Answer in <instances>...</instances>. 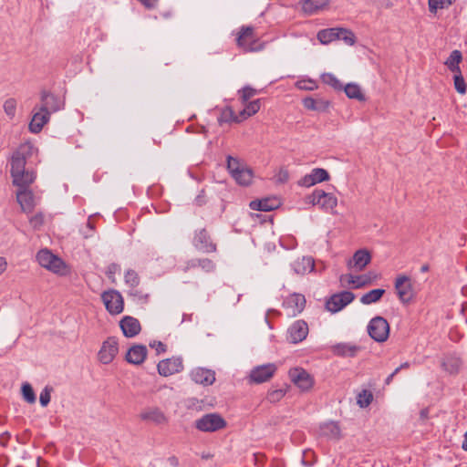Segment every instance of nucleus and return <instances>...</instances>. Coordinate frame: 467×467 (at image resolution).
Listing matches in <instances>:
<instances>
[{
    "instance_id": "20",
    "label": "nucleus",
    "mask_w": 467,
    "mask_h": 467,
    "mask_svg": "<svg viewBox=\"0 0 467 467\" xmlns=\"http://www.w3.org/2000/svg\"><path fill=\"white\" fill-rule=\"evenodd\" d=\"M119 327L126 337L137 336L141 329L140 321L130 316L124 317L119 322Z\"/></svg>"
},
{
    "instance_id": "47",
    "label": "nucleus",
    "mask_w": 467,
    "mask_h": 467,
    "mask_svg": "<svg viewBox=\"0 0 467 467\" xmlns=\"http://www.w3.org/2000/svg\"><path fill=\"white\" fill-rule=\"evenodd\" d=\"M244 165L242 164L237 158H234L230 155L227 157V169L231 175L236 173Z\"/></svg>"
},
{
    "instance_id": "56",
    "label": "nucleus",
    "mask_w": 467,
    "mask_h": 467,
    "mask_svg": "<svg viewBox=\"0 0 467 467\" xmlns=\"http://www.w3.org/2000/svg\"><path fill=\"white\" fill-rule=\"evenodd\" d=\"M296 87L299 89L313 90V89H315L317 88V85H316V83L313 80L308 79V80L298 81L296 83Z\"/></svg>"
},
{
    "instance_id": "35",
    "label": "nucleus",
    "mask_w": 467,
    "mask_h": 467,
    "mask_svg": "<svg viewBox=\"0 0 467 467\" xmlns=\"http://www.w3.org/2000/svg\"><path fill=\"white\" fill-rule=\"evenodd\" d=\"M232 177L236 181L238 184L246 186L252 181L253 172L247 167L243 166V168H241L236 173L232 175Z\"/></svg>"
},
{
    "instance_id": "51",
    "label": "nucleus",
    "mask_w": 467,
    "mask_h": 467,
    "mask_svg": "<svg viewBox=\"0 0 467 467\" xmlns=\"http://www.w3.org/2000/svg\"><path fill=\"white\" fill-rule=\"evenodd\" d=\"M454 80V88L460 94H465L467 86L465 84L464 78L462 76L461 72L458 75H455L453 78Z\"/></svg>"
},
{
    "instance_id": "63",
    "label": "nucleus",
    "mask_w": 467,
    "mask_h": 467,
    "mask_svg": "<svg viewBox=\"0 0 467 467\" xmlns=\"http://www.w3.org/2000/svg\"><path fill=\"white\" fill-rule=\"evenodd\" d=\"M206 199H205V192L202 190L199 194L194 199V203L198 206H202L205 204Z\"/></svg>"
},
{
    "instance_id": "12",
    "label": "nucleus",
    "mask_w": 467,
    "mask_h": 467,
    "mask_svg": "<svg viewBox=\"0 0 467 467\" xmlns=\"http://www.w3.org/2000/svg\"><path fill=\"white\" fill-rule=\"evenodd\" d=\"M308 335V325L302 319L296 320L287 329V340L297 344L302 342Z\"/></svg>"
},
{
    "instance_id": "41",
    "label": "nucleus",
    "mask_w": 467,
    "mask_h": 467,
    "mask_svg": "<svg viewBox=\"0 0 467 467\" xmlns=\"http://www.w3.org/2000/svg\"><path fill=\"white\" fill-rule=\"evenodd\" d=\"M124 280L126 285L130 288H136L140 284L139 275L132 269H129L125 273Z\"/></svg>"
},
{
    "instance_id": "21",
    "label": "nucleus",
    "mask_w": 467,
    "mask_h": 467,
    "mask_svg": "<svg viewBox=\"0 0 467 467\" xmlns=\"http://www.w3.org/2000/svg\"><path fill=\"white\" fill-rule=\"evenodd\" d=\"M147 354L148 350L144 345H134L128 350L126 360L130 364L140 365L144 362Z\"/></svg>"
},
{
    "instance_id": "39",
    "label": "nucleus",
    "mask_w": 467,
    "mask_h": 467,
    "mask_svg": "<svg viewBox=\"0 0 467 467\" xmlns=\"http://www.w3.org/2000/svg\"><path fill=\"white\" fill-rule=\"evenodd\" d=\"M327 192L320 189H316L311 194L306 197V202L312 205H318L321 200L326 197Z\"/></svg>"
},
{
    "instance_id": "48",
    "label": "nucleus",
    "mask_w": 467,
    "mask_h": 467,
    "mask_svg": "<svg viewBox=\"0 0 467 467\" xmlns=\"http://www.w3.org/2000/svg\"><path fill=\"white\" fill-rule=\"evenodd\" d=\"M372 399L373 396L370 392L363 390L361 393L358 394L357 403L359 405L360 408H366L371 403Z\"/></svg>"
},
{
    "instance_id": "9",
    "label": "nucleus",
    "mask_w": 467,
    "mask_h": 467,
    "mask_svg": "<svg viewBox=\"0 0 467 467\" xmlns=\"http://www.w3.org/2000/svg\"><path fill=\"white\" fill-rule=\"evenodd\" d=\"M277 367L274 363H267L254 367L249 375L251 382L260 384L268 381L275 375Z\"/></svg>"
},
{
    "instance_id": "8",
    "label": "nucleus",
    "mask_w": 467,
    "mask_h": 467,
    "mask_svg": "<svg viewBox=\"0 0 467 467\" xmlns=\"http://www.w3.org/2000/svg\"><path fill=\"white\" fill-rule=\"evenodd\" d=\"M64 107V101L55 95L47 90H42L40 93V110L47 111L49 114L55 113Z\"/></svg>"
},
{
    "instance_id": "38",
    "label": "nucleus",
    "mask_w": 467,
    "mask_h": 467,
    "mask_svg": "<svg viewBox=\"0 0 467 467\" xmlns=\"http://www.w3.org/2000/svg\"><path fill=\"white\" fill-rule=\"evenodd\" d=\"M238 117H236L234 111L232 109L231 107H226L223 109L221 112L220 117L218 118V121L222 123H227L231 121H238Z\"/></svg>"
},
{
    "instance_id": "49",
    "label": "nucleus",
    "mask_w": 467,
    "mask_h": 467,
    "mask_svg": "<svg viewBox=\"0 0 467 467\" xmlns=\"http://www.w3.org/2000/svg\"><path fill=\"white\" fill-rule=\"evenodd\" d=\"M4 110L9 118H14L16 110V101L15 99H8L4 103Z\"/></svg>"
},
{
    "instance_id": "45",
    "label": "nucleus",
    "mask_w": 467,
    "mask_h": 467,
    "mask_svg": "<svg viewBox=\"0 0 467 467\" xmlns=\"http://www.w3.org/2000/svg\"><path fill=\"white\" fill-rule=\"evenodd\" d=\"M452 4V0H429V9L436 13L438 9H443Z\"/></svg>"
},
{
    "instance_id": "37",
    "label": "nucleus",
    "mask_w": 467,
    "mask_h": 467,
    "mask_svg": "<svg viewBox=\"0 0 467 467\" xmlns=\"http://www.w3.org/2000/svg\"><path fill=\"white\" fill-rule=\"evenodd\" d=\"M322 81L333 88L337 91H342L343 90V84L340 82L337 78L332 74V73H324L321 76Z\"/></svg>"
},
{
    "instance_id": "3",
    "label": "nucleus",
    "mask_w": 467,
    "mask_h": 467,
    "mask_svg": "<svg viewBox=\"0 0 467 467\" xmlns=\"http://www.w3.org/2000/svg\"><path fill=\"white\" fill-rule=\"evenodd\" d=\"M368 333L376 342H385L389 335V325L384 317H375L368 325Z\"/></svg>"
},
{
    "instance_id": "25",
    "label": "nucleus",
    "mask_w": 467,
    "mask_h": 467,
    "mask_svg": "<svg viewBox=\"0 0 467 467\" xmlns=\"http://www.w3.org/2000/svg\"><path fill=\"white\" fill-rule=\"evenodd\" d=\"M284 306L287 308H291L292 315L296 316L301 313L305 308L306 298L301 294H293L285 300Z\"/></svg>"
},
{
    "instance_id": "18",
    "label": "nucleus",
    "mask_w": 467,
    "mask_h": 467,
    "mask_svg": "<svg viewBox=\"0 0 467 467\" xmlns=\"http://www.w3.org/2000/svg\"><path fill=\"white\" fill-rule=\"evenodd\" d=\"M190 377L195 383L204 386L212 385L215 381L214 371L203 368H196L192 369Z\"/></svg>"
},
{
    "instance_id": "42",
    "label": "nucleus",
    "mask_w": 467,
    "mask_h": 467,
    "mask_svg": "<svg viewBox=\"0 0 467 467\" xmlns=\"http://www.w3.org/2000/svg\"><path fill=\"white\" fill-rule=\"evenodd\" d=\"M310 174L312 175L316 184L329 180V174L327 171L322 168L313 169Z\"/></svg>"
},
{
    "instance_id": "11",
    "label": "nucleus",
    "mask_w": 467,
    "mask_h": 467,
    "mask_svg": "<svg viewBox=\"0 0 467 467\" xmlns=\"http://www.w3.org/2000/svg\"><path fill=\"white\" fill-rule=\"evenodd\" d=\"M395 289L402 303H410L413 298L412 284L407 275H399L395 280Z\"/></svg>"
},
{
    "instance_id": "14",
    "label": "nucleus",
    "mask_w": 467,
    "mask_h": 467,
    "mask_svg": "<svg viewBox=\"0 0 467 467\" xmlns=\"http://www.w3.org/2000/svg\"><path fill=\"white\" fill-rule=\"evenodd\" d=\"M160 375L168 377L179 373L183 369L182 359L181 358H171L160 361L157 366Z\"/></svg>"
},
{
    "instance_id": "61",
    "label": "nucleus",
    "mask_w": 467,
    "mask_h": 467,
    "mask_svg": "<svg viewBox=\"0 0 467 467\" xmlns=\"http://www.w3.org/2000/svg\"><path fill=\"white\" fill-rule=\"evenodd\" d=\"M150 348H154L158 354L163 353L166 351V346L161 341H153L150 344Z\"/></svg>"
},
{
    "instance_id": "57",
    "label": "nucleus",
    "mask_w": 467,
    "mask_h": 467,
    "mask_svg": "<svg viewBox=\"0 0 467 467\" xmlns=\"http://www.w3.org/2000/svg\"><path fill=\"white\" fill-rule=\"evenodd\" d=\"M355 288H360L370 284V277L366 275L355 276Z\"/></svg>"
},
{
    "instance_id": "50",
    "label": "nucleus",
    "mask_w": 467,
    "mask_h": 467,
    "mask_svg": "<svg viewBox=\"0 0 467 467\" xmlns=\"http://www.w3.org/2000/svg\"><path fill=\"white\" fill-rule=\"evenodd\" d=\"M53 391V388L50 386H46L39 396V402L42 407H47L50 402L51 392Z\"/></svg>"
},
{
    "instance_id": "33",
    "label": "nucleus",
    "mask_w": 467,
    "mask_h": 467,
    "mask_svg": "<svg viewBox=\"0 0 467 467\" xmlns=\"http://www.w3.org/2000/svg\"><path fill=\"white\" fill-rule=\"evenodd\" d=\"M385 294V290L382 288H376L368 291V293L364 294L360 297V302L363 305H370L373 303L379 302L383 295Z\"/></svg>"
},
{
    "instance_id": "58",
    "label": "nucleus",
    "mask_w": 467,
    "mask_h": 467,
    "mask_svg": "<svg viewBox=\"0 0 467 467\" xmlns=\"http://www.w3.org/2000/svg\"><path fill=\"white\" fill-rule=\"evenodd\" d=\"M120 270V266L118 264H109L106 270V275L109 279H113L114 275Z\"/></svg>"
},
{
    "instance_id": "53",
    "label": "nucleus",
    "mask_w": 467,
    "mask_h": 467,
    "mask_svg": "<svg viewBox=\"0 0 467 467\" xmlns=\"http://www.w3.org/2000/svg\"><path fill=\"white\" fill-rule=\"evenodd\" d=\"M198 265L207 273L213 271L215 268L214 263L208 258L200 259V262H198Z\"/></svg>"
},
{
    "instance_id": "2",
    "label": "nucleus",
    "mask_w": 467,
    "mask_h": 467,
    "mask_svg": "<svg viewBox=\"0 0 467 467\" xmlns=\"http://www.w3.org/2000/svg\"><path fill=\"white\" fill-rule=\"evenodd\" d=\"M194 426L201 431L213 432L223 429L226 426V421L217 413H207L196 420Z\"/></svg>"
},
{
    "instance_id": "62",
    "label": "nucleus",
    "mask_w": 467,
    "mask_h": 467,
    "mask_svg": "<svg viewBox=\"0 0 467 467\" xmlns=\"http://www.w3.org/2000/svg\"><path fill=\"white\" fill-rule=\"evenodd\" d=\"M340 281L341 282H346L348 285H353L354 287L356 285L355 275H353L351 274L342 275L340 276Z\"/></svg>"
},
{
    "instance_id": "36",
    "label": "nucleus",
    "mask_w": 467,
    "mask_h": 467,
    "mask_svg": "<svg viewBox=\"0 0 467 467\" xmlns=\"http://www.w3.org/2000/svg\"><path fill=\"white\" fill-rule=\"evenodd\" d=\"M462 59V56L461 51L459 50H453L450 54L449 57L445 61V65L448 67V68L452 72H458L460 73V67L459 64Z\"/></svg>"
},
{
    "instance_id": "13",
    "label": "nucleus",
    "mask_w": 467,
    "mask_h": 467,
    "mask_svg": "<svg viewBox=\"0 0 467 467\" xmlns=\"http://www.w3.org/2000/svg\"><path fill=\"white\" fill-rule=\"evenodd\" d=\"M29 147L27 145H21L12 155L11 158V176L18 175L26 171V153Z\"/></svg>"
},
{
    "instance_id": "7",
    "label": "nucleus",
    "mask_w": 467,
    "mask_h": 467,
    "mask_svg": "<svg viewBox=\"0 0 467 467\" xmlns=\"http://www.w3.org/2000/svg\"><path fill=\"white\" fill-rule=\"evenodd\" d=\"M192 244L199 252L203 254H210L216 251V244L213 242L205 228L195 232Z\"/></svg>"
},
{
    "instance_id": "26",
    "label": "nucleus",
    "mask_w": 467,
    "mask_h": 467,
    "mask_svg": "<svg viewBox=\"0 0 467 467\" xmlns=\"http://www.w3.org/2000/svg\"><path fill=\"white\" fill-rule=\"evenodd\" d=\"M280 205V202L276 198H265L262 200H254L250 202L249 207L254 211L270 212Z\"/></svg>"
},
{
    "instance_id": "54",
    "label": "nucleus",
    "mask_w": 467,
    "mask_h": 467,
    "mask_svg": "<svg viewBox=\"0 0 467 467\" xmlns=\"http://www.w3.org/2000/svg\"><path fill=\"white\" fill-rule=\"evenodd\" d=\"M285 390L284 389H275L270 391L267 394V400L270 402H276L280 400L285 396Z\"/></svg>"
},
{
    "instance_id": "15",
    "label": "nucleus",
    "mask_w": 467,
    "mask_h": 467,
    "mask_svg": "<svg viewBox=\"0 0 467 467\" xmlns=\"http://www.w3.org/2000/svg\"><path fill=\"white\" fill-rule=\"evenodd\" d=\"M289 377L291 380L302 390H307L313 385V379L309 373L301 368L290 369Z\"/></svg>"
},
{
    "instance_id": "19",
    "label": "nucleus",
    "mask_w": 467,
    "mask_h": 467,
    "mask_svg": "<svg viewBox=\"0 0 467 467\" xmlns=\"http://www.w3.org/2000/svg\"><path fill=\"white\" fill-rule=\"evenodd\" d=\"M35 109L36 111L34 113L32 117L28 129L32 133L37 134L42 130L43 127L49 121L51 114H49L47 111L40 110L39 107H36Z\"/></svg>"
},
{
    "instance_id": "40",
    "label": "nucleus",
    "mask_w": 467,
    "mask_h": 467,
    "mask_svg": "<svg viewBox=\"0 0 467 467\" xmlns=\"http://www.w3.org/2000/svg\"><path fill=\"white\" fill-rule=\"evenodd\" d=\"M337 204V199L336 196H334L332 193L326 194V197L321 200V202L319 204V207L326 210L330 211L333 210Z\"/></svg>"
},
{
    "instance_id": "5",
    "label": "nucleus",
    "mask_w": 467,
    "mask_h": 467,
    "mask_svg": "<svg viewBox=\"0 0 467 467\" xmlns=\"http://www.w3.org/2000/svg\"><path fill=\"white\" fill-rule=\"evenodd\" d=\"M355 299V295L350 291H341L332 295L326 301V308L331 313H337L350 304Z\"/></svg>"
},
{
    "instance_id": "52",
    "label": "nucleus",
    "mask_w": 467,
    "mask_h": 467,
    "mask_svg": "<svg viewBox=\"0 0 467 467\" xmlns=\"http://www.w3.org/2000/svg\"><path fill=\"white\" fill-rule=\"evenodd\" d=\"M246 108V111L249 112L250 116L257 113L261 108V99H257L253 101H247V103H244Z\"/></svg>"
},
{
    "instance_id": "10",
    "label": "nucleus",
    "mask_w": 467,
    "mask_h": 467,
    "mask_svg": "<svg viewBox=\"0 0 467 467\" xmlns=\"http://www.w3.org/2000/svg\"><path fill=\"white\" fill-rule=\"evenodd\" d=\"M119 352V343L115 337L105 340L99 351V359L103 364H109Z\"/></svg>"
},
{
    "instance_id": "24",
    "label": "nucleus",
    "mask_w": 467,
    "mask_h": 467,
    "mask_svg": "<svg viewBox=\"0 0 467 467\" xmlns=\"http://www.w3.org/2000/svg\"><path fill=\"white\" fill-rule=\"evenodd\" d=\"M462 361L456 354H447L442 358L441 368L450 374L459 373Z\"/></svg>"
},
{
    "instance_id": "29",
    "label": "nucleus",
    "mask_w": 467,
    "mask_h": 467,
    "mask_svg": "<svg viewBox=\"0 0 467 467\" xmlns=\"http://www.w3.org/2000/svg\"><path fill=\"white\" fill-rule=\"evenodd\" d=\"M303 105L306 109L316 111H326L329 108V101L322 98L307 97L303 99Z\"/></svg>"
},
{
    "instance_id": "30",
    "label": "nucleus",
    "mask_w": 467,
    "mask_h": 467,
    "mask_svg": "<svg viewBox=\"0 0 467 467\" xmlns=\"http://www.w3.org/2000/svg\"><path fill=\"white\" fill-rule=\"evenodd\" d=\"M320 434L327 439L338 440L340 438V428L337 422H326L320 425Z\"/></svg>"
},
{
    "instance_id": "17",
    "label": "nucleus",
    "mask_w": 467,
    "mask_h": 467,
    "mask_svg": "<svg viewBox=\"0 0 467 467\" xmlns=\"http://www.w3.org/2000/svg\"><path fill=\"white\" fill-rule=\"evenodd\" d=\"M331 352L341 358H354L360 351L361 348L349 342H341L331 346Z\"/></svg>"
},
{
    "instance_id": "16",
    "label": "nucleus",
    "mask_w": 467,
    "mask_h": 467,
    "mask_svg": "<svg viewBox=\"0 0 467 467\" xmlns=\"http://www.w3.org/2000/svg\"><path fill=\"white\" fill-rule=\"evenodd\" d=\"M371 261V255L366 249L358 250L348 262L349 269L362 271Z\"/></svg>"
},
{
    "instance_id": "22",
    "label": "nucleus",
    "mask_w": 467,
    "mask_h": 467,
    "mask_svg": "<svg viewBox=\"0 0 467 467\" xmlns=\"http://www.w3.org/2000/svg\"><path fill=\"white\" fill-rule=\"evenodd\" d=\"M315 262L311 256L297 258L291 264V268L296 275H306L314 270Z\"/></svg>"
},
{
    "instance_id": "31",
    "label": "nucleus",
    "mask_w": 467,
    "mask_h": 467,
    "mask_svg": "<svg viewBox=\"0 0 467 467\" xmlns=\"http://www.w3.org/2000/svg\"><path fill=\"white\" fill-rule=\"evenodd\" d=\"M327 3V0H305L302 4V10L306 15H313L323 9Z\"/></svg>"
},
{
    "instance_id": "59",
    "label": "nucleus",
    "mask_w": 467,
    "mask_h": 467,
    "mask_svg": "<svg viewBox=\"0 0 467 467\" xmlns=\"http://www.w3.org/2000/svg\"><path fill=\"white\" fill-rule=\"evenodd\" d=\"M298 184L304 187H310L315 185L316 182H314L312 175L309 173L301 178Z\"/></svg>"
},
{
    "instance_id": "4",
    "label": "nucleus",
    "mask_w": 467,
    "mask_h": 467,
    "mask_svg": "<svg viewBox=\"0 0 467 467\" xmlns=\"http://www.w3.org/2000/svg\"><path fill=\"white\" fill-rule=\"evenodd\" d=\"M36 260L42 267H45L56 274L61 273L65 268V264L62 259L52 254L47 249L40 250L36 254Z\"/></svg>"
},
{
    "instance_id": "55",
    "label": "nucleus",
    "mask_w": 467,
    "mask_h": 467,
    "mask_svg": "<svg viewBox=\"0 0 467 467\" xmlns=\"http://www.w3.org/2000/svg\"><path fill=\"white\" fill-rule=\"evenodd\" d=\"M129 295L135 300H138L139 302H146L149 297L147 294H143L141 291L136 288H131L130 291L129 292Z\"/></svg>"
},
{
    "instance_id": "60",
    "label": "nucleus",
    "mask_w": 467,
    "mask_h": 467,
    "mask_svg": "<svg viewBox=\"0 0 467 467\" xmlns=\"http://www.w3.org/2000/svg\"><path fill=\"white\" fill-rule=\"evenodd\" d=\"M43 223H44V216L41 213H37V214L34 215L33 217H31V219H30V224L34 228L40 227L43 224Z\"/></svg>"
},
{
    "instance_id": "6",
    "label": "nucleus",
    "mask_w": 467,
    "mask_h": 467,
    "mask_svg": "<svg viewBox=\"0 0 467 467\" xmlns=\"http://www.w3.org/2000/svg\"><path fill=\"white\" fill-rule=\"evenodd\" d=\"M102 301L106 309L113 315H118L123 311L124 301L121 294L114 289L105 291L101 295Z\"/></svg>"
},
{
    "instance_id": "46",
    "label": "nucleus",
    "mask_w": 467,
    "mask_h": 467,
    "mask_svg": "<svg viewBox=\"0 0 467 467\" xmlns=\"http://www.w3.org/2000/svg\"><path fill=\"white\" fill-rule=\"evenodd\" d=\"M22 395L25 400L28 403H34L36 401V395L32 386L26 382L22 385Z\"/></svg>"
},
{
    "instance_id": "1",
    "label": "nucleus",
    "mask_w": 467,
    "mask_h": 467,
    "mask_svg": "<svg viewBox=\"0 0 467 467\" xmlns=\"http://www.w3.org/2000/svg\"><path fill=\"white\" fill-rule=\"evenodd\" d=\"M236 42L244 52H256L264 48V44L258 43L255 39L253 26H242Z\"/></svg>"
},
{
    "instance_id": "43",
    "label": "nucleus",
    "mask_w": 467,
    "mask_h": 467,
    "mask_svg": "<svg viewBox=\"0 0 467 467\" xmlns=\"http://www.w3.org/2000/svg\"><path fill=\"white\" fill-rule=\"evenodd\" d=\"M337 40H343L345 44L352 46L355 43V35L348 29L339 27Z\"/></svg>"
},
{
    "instance_id": "32",
    "label": "nucleus",
    "mask_w": 467,
    "mask_h": 467,
    "mask_svg": "<svg viewBox=\"0 0 467 467\" xmlns=\"http://www.w3.org/2000/svg\"><path fill=\"white\" fill-rule=\"evenodd\" d=\"M343 90L348 99H357L358 101H364L366 99L360 87L356 83H348L343 86Z\"/></svg>"
},
{
    "instance_id": "28",
    "label": "nucleus",
    "mask_w": 467,
    "mask_h": 467,
    "mask_svg": "<svg viewBox=\"0 0 467 467\" xmlns=\"http://www.w3.org/2000/svg\"><path fill=\"white\" fill-rule=\"evenodd\" d=\"M16 201L24 212H30L34 207L33 193L29 189H18Z\"/></svg>"
},
{
    "instance_id": "64",
    "label": "nucleus",
    "mask_w": 467,
    "mask_h": 467,
    "mask_svg": "<svg viewBox=\"0 0 467 467\" xmlns=\"http://www.w3.org/2000/svg\"><path fill=\"white\" fill-rule=\"evenodd\" d=\"M140 4H142L146 8L151 9L155 7L158 0H138Z\"/></svg>"
},
{
    "instance_id": "34",
    "label": "nucleus",
    "mask_w": 467,
    "mask_h": 467,
    "mask_svg": "<svg viewBox=\"0 0 467 467\" xmlns=\"http://www.w3.org/2000/svg\"><path fill=\"white\" fill-rule=\"evenodd\" d=\"M338 32H339V27L320 30L317 33V39L322 44H328L334 40H337Z\"/></svg>"
},
{
    "instance_id": "23",
    "label": "nucleus",
    "mask_w": 467,
    "mask_h": 467,
    "mask_svg": "<svg viewBox=\"0 0 467 467\" xmlns=\"http://www.w3.org/2000/svg\"><path fill=\"white\" fill-rule=\"evenodd\" d=\"M140 417L144 421L152 422L158 425L167 421V418L164 413L156 407L145 409L141 411Z\"/></svg>"
},
{
    "instance_id": "44",
    "label": "nucleus",
    "mask_w": 467,
    "mask_h": 467,
    "mask_svg": "<svg viewBox=\"0 0 467 467\" xmlns=\"http://www.w3.org/2000/svg\"><path fill=\"white\" fill-rule=\"evenodd\" d=\"M261 90H257L251 86H244L242 89H240L238 92L241 94V101L242 103H247L249 99L254 97V95L260 93Z\"/></svg>"
},
{
    "instance_id": "27",
    "label": "nucleus",
    "mask_w": 467,
    "mask_h": 467,
    "mask_svg": "<svg viewBox=\"0 0 467 467\" xmlns=\"http://www.w3.org/2000/svg\"><path fill=\"white\" fill-rule=\"evenodd\" d=\"M13 184L18 189H29V186L35 182L36 174L33 171L26 170L17 176L14 175Z\"/></svg>"
}]
</instances>
